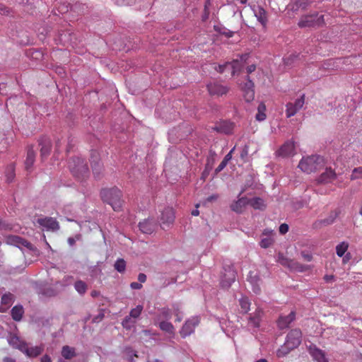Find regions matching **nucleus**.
<instances>
[{
	"label": "nucleus",
	"mask_w": 362,
	"mask_h": 362,
	"mask_svg": "<svg viewBox=\"0 0 362 362\" xmlns=\"http://www.w3.org/2000/svg\"><path fill=\"white\" fill-rule=\"evenodd\" d=\"M37 223L47 230H57L59 226L55 218L52 217H45L37 219Z\"/></svg>",
	"instance_id": "14"
},
{
	"label": "nucleus",
	"mask_w": 362,
	"mask_h": 362,
	"mask_svg": "<svg viewBox=\"0 0 362 362\" xmlns=\"http://www.w3.org/2000/svg\"><path fill=\"white\" fill-rule=\"evenodd\" d=\"M135 321L132 320V317L126 316L122 322V325L126 329H131L134 327Z\"/></svg>",
	"instance_id": "44"
},
{
	"label": "nucleus",
	"mask_w": 362,
	"mask_h": 362,
	"mask_svg": "<svg viewBox=\"0 0 362 362\" xmlns=\"http://www.w3.org/2000/svg\"><path fill=\"white\" fill-rule=\"evenodd\" d=\"M302 341V332L300 329H291L286 337L285 342L293 349L298 347Z\"/></svg>",
	"instance_id": "9"
},
{
	"label": "nucleus",
	"mask_w": 362,
	"mask_h": 362,
	"mask_svg": "<svg viewBox=\"0 0 362 362\" xmlns=\"http://www.w3.org/2000/svg\"><path fill=\"white\" fill-rule=\"evenodd\" d=\"M266 105L264 103H260L257 107V113L255 115V118L259 122H262L266 119Z\"/></svg>",
	"instance_id": "33"
},
{
	"label": "nucleus",
	"mask_w": 362,
	"mask_h": 362,
	"mask_svg": "<svg viewBox=\"0 0 362 362\" xmlns=\"http://www.w3.org/2000/svg\"><path fill=\"white\" fill-rule=\"evenodd\" d=\"M173 312L176 316V321L180 322L183 318V314L177 305H173Z\"/></svg>",
	"instance_id": "48"
},
{
	"label": "nucleus",
	"mask_w": 362,
	"mask_h": 362,
	"mask_svg": "<svg viewBox=\"0 0 362 362\" xmlns=\"http://www.w3.org/2000/svg\"><path fill=\"white\" fill-rule=\"evenodd\" d=\"M255 69H256V65L255 64H251V65L248 66L247 67V69H246L247 73L248 74L252 73L253 71H255Z\"/></svg>",
	"instance_id": "58"
},
{
	"label": "nucleus",
	"mask_w": 362,
	"mask_h": 362,
	"mask_svg": "<svg viewBox=\"0 0 362 362\" xmlns=\"http://www.w3.org/2000/svg\"><path fill=\"white\" fill-rule=\"evenodd\" d=\"M336 177V173L332 168H326L325 171L317 177V182L320 184L329 183L332 182Z\"/></svg>",
	"instance_id": "19"
},
{
	"label": "nucleus",
	"mask_w": 362,
	"mask_h": 362,
	"mask_svg": "<svg viewBox=\"0 0 362 362\" xmlns=\"http://www.w3.org/2000/svg\"><path fill=\"white\" fill-rule=\"evenodd\" d=\"M74 288L75 290L80 294L83 295L88 288L87 284L86 282L81 280H78L74 283Z\"/></svg>",
	"instance_id": "38"
},
{
	"label": "nucleus",
	"mask_w": 362,
	"mask_h": 362,
	"mask_svg": "<svg viewBox=\"0 0 362 362\" xmlns=\"http://www.w3.org/2000/svg\"><path fill=\"white\" fill-rule=\"evenodd\" d=\"M299 57V55L297 54H291L289 57H287L286 58L284 59V63L286 65H290L292 64V62H293V60L296 58Z\"/></svg>",
	"instance_id": "51"
},
{
	"label": "nucleus",
	"mask_w": 362,
	"mask_h": 362,
	"mask_svg": "<svg viewBox=\"0 0 362 362\" xmlns=\"http://www.w3.org/2000/svg\"><path fill=\"white\" fill-rule=\"evenodd\" d=\"M216 156V153L214 150L210 149L209 151V155L207 158L208 162L211 160H214V158Z\"/></svg>",
	"instance_id": "56"
},
{
	"label": "nucleus",
	"mask_w": 362,
	"mask_h": 362,
	"mask_svg": "<svg viewBox=\"0 0 362 362\" xmlns=\"http://www.w3.org/2000/svg\"><path fill=\"white\" fill-rule=\"evenodd\" d=\"M207 89L211 95L222 96L228 93V88L218 83H211L207 85Z\"/></svg>",
	"instance_id": "13"
},
{
	"label": "nucleus",
	"mask_w": 362,
	"mask_h": 362,
	"mask_svg": "<svg viewBox=\"0 0 362 362\" xmlns=\"http://www.w3.org/2000/svg\"><path fill=\"white\" fill-rule=\"evenodd\" d=\"M272 243H273L272 238L267 237V238H262L259 243V245H260L261 247H262V248H267L269 246H271Z\"/></svg>",
	"instance_id": "49"
},
{
	"label": "nucleus",
	"mask_w": 362,
	"mask_h": 362,
	"mask_svg": "<svg viewBox=\"0 0 362 362\" xmlns=\"http://www.w3.org/2000/svg\"><path fill=\"white\" fill-rule=\"evenodd\" d=\"M39 145L40 146V155L42 159L47 158L51 151V141L47 136H42L39 140Z\"/></svg>",
	"instance_id": "18"
},
{
	"label": "nucleus",
	"mask_w": 362,
	"mask_h": 362,
	"mask_svg": "<svg viewBox=\"0 0 362 362\" xmlns=\"http://www.w3.org/2000/svg\"><path fill=\"white\" fill-rule=\"evenodd\" d=\"M249 204L255 209L263 210L266 207L264 201L259 197L249 199Z\"/></svg>",
	"instance_id": "30"
},
{
	"label": "nucleus",
	"mask_w": 362,
	"mask_h": 362,
	"mask_svg": "<svg viewBox=\"0 0 362 362\" xmlns=\"http://www.w3.org/2000/svg\"><path fill=\"white\" fill-rule=\"evenodd\" d=\"M305 98V94H302L300 97L297 98L294 102H289L286 105V116L287 118L294 116L303 107Z\"/></svg>",
	"instance_id": "7"
},
{
	"label": "nucleus",
	"mask_w": 362,
	"mask_h": 362,
	"mask_svg": "<svg viewBox=\"0 0 362 362\" xmlns=\"http://www.w3.org/2000/svg\"><path fill=\"white\" fill-rule=\"evenodd\" d=\"M252 11L257 21L264 27L267 23V16L266 11L259 6H254Z\"/></svg>",
	"instance_id": "21"
},
{
	"label": "nucleus",
	"mask_w": 362,
	"mask_h": 362,
	"mask_svg": "<svg viewBox=\"0 0 362 362\" xmlns=\"http://www.w3.org/2000/svg\"><path fill=\"white\" fill-rule=\"evenodd\" d=\"M262 310L260 308H257L255 312L250 315L248 318V325L253 328H257L259 326Z\"/></svg>",
	"instance_id": "25"
},
{
	"label": "nucleus",
	"mask_w": 362,
	"mask_h": 362,
	"mask_svg": "<svg viewBox=\"0 0 362 362\" xmlns=\"http://www.w3.org/2000/svg\"><path fill=\"white\" fill-rule=\"evenodd\" d=\"M302 256L308 262H310L312 260V259H313L312 255L310 254H308V253L302 252Z\"/></svg>",
	"instance_id": "59"
},
{
	"label": "nucleus",
	"mask_w": 362,
	"mask_h": 362,
	"mask_svg": "<svg viewBox=\"0 0 362 362\" xmlns=\"http://www.w3.org/2000/svg\"><path fill=\"white\" fill-rule=\"evenodd\" d=\"M69 168L72 175L78 180H83L89 174L86 160L81 157H74L69 162Z\"/></svg>",
	"instance_id": "2"
},
{
	"label": "nucleus",
	"mask_w": 362,
	"mask_h": 362,
	"mask_svg": "<svg viewBox=\"0 0 362 362\" xmlns=\"http://www.w3.org/2000/svg\"><path fill=\"white\" fill-rule=\"evenodd\" d=\"M24 313L23 308L21 305H15L11 309V316L15 321H20Z\"/></svg>",
	"instance_id": "31"
},
{
	"label": "nucleus",
	"mask_w": 362,
	"mask_h": 362,
	"mask_svg": "<svg viewBox=\"0 0 362 362\" xmlns=\"http://www.w3.org/2000/svg\"><path fill=\"white\" fill-rule=\"evenodd\" d=\"M35 158V153L32 147L28 148L27 151V157L25 161V168L27 170H30L32 168Z\"/></svg>",
	"instance_id": "29"
},
{
	"label": "nucleus",
	"mask_w": 362,
	"mask_h": 362,
	"mask_svg": "<svg viewBox=\"0 0 362 362\" xmlns=\"http://www.w3.org/2000/svg\"><path fill=\"white\" fill-rule=\"evenodd\" d=\"M100 196L103 202L110 204L114 211L120 210L122 192L118 188L103 189L100 192Z\"/></svg>",
	"instance_id": "1"
},
{
	"label": "nucleus",
	"mask_w": 362,
	"mask_h": 362,
	"mask_svg": "<svg viewBox=\"0 0 362 362\" xmlns=\"http://www.w3.org/2000/svg\"><path fill=\"white\" fill-rule=\"evenodd\" d=\"M9 13V9L4 4H0V14L8 15Z\"/></svg>",
	"instance_id": "54"
},
{
	"label": "nucleus",
	"mask_w": 362,
	"mask_h": 362,
	"mask_svg": "<svg viewBox=\"0 0 362 362\" xmlns=\"http://www.w3.org/2000/svg\"><path fill=\"white\" fill-rule=\"evenodd\" d=\"M199 323V318L198 316H194L186 320L180 332L182 337L185 338L192 334Z\"/></svg>",
	"instance_id": "8"
},
{
	"label": "nucleus",
	"mask_w": 362,
	"mask_h": 362,
	"mask_svg": "<svg viewBox=\"0 0 362 362\" xmlns=\"http://www.w3.org/2000/svg\"><path fill=\"white\" fill-rule=\"evenodd\" d=\"M159 328L168 334H174L175 328L173 324L167 320L161 321L159 323Z\"/></svg>",
	"instance_id": "36"
},
{
	"label": "nucleus",
	"mask_w": 362,
	"mask_h": 362,
	"mask_svg": "<svg viewBox=\"0 0 362 362\" xmlns=\"http://www.w3.org/2000/svg\"><path fill=\"white\" fill-rule=\"evenodd\" d=\"M324 21V16L319 15V13H315L302 16L299 20L298 25L300 28L320 26L323 25Z\"/></svg>",
	"instance_id": "6"
},
{
	"label": "nucleus",
	"mask_w": 362,
	"mask_h": 362,
	"mask_svg": "<svg viewBox=\"0 0 362 362\" xmlns=\"http://www.w3.org/2000/svg\"><path fill=\"white\" fill-rule=\"evenodd\" d=\"M235 276L234 272H229L228 274H225L222 278L221 285L223 288H229L235 281Z\"/></svg>",
	"instance_id": "28"
},
{
	"label": "nucleus",
	"mask_w": 362,
	"mask_h": 362,
	"mask_svg": "<svg viewBox=\"0 0 362 362\" xmlns=\"http://www.w3.org/2000/svg\"><path fill=\"white\" fill-rule=\"evenodd\" d=\"M8 344L15 349H19L23 351L26 343L22 341L16 335H11L8 338Z\"/></svg>",
	"instance_id": "27"
},
{
	"label": "nucleus",
	"mask_w": 362,
	"mask_h": 362,
	"mask_svg": "<svg viewBox=\"0 0 362 362\" xmlns=\"http://www.w3.org/2000/svg\"><path fill=\"white\" fill-rule=\"evenodd\" d=\"M175 213L171 207H166L161 212L160 221L163 225L170 224L174 221Z\"/></svg>",
	"instance_id": "23"
},
{
	"label": "nucleus",
	"mask_w": 362,
	"mask_h": 362,
	"mask_svg": "<svg viewBox=\"0 0 362 362\" xmlns=\"http://www.w3.org/2000/svg\"><path fill=\"white\" fill-rule=\"evenodd\" d=\"M246 190V187H244L240 191L238 195V199L231 205V209L233 211L240 213L243 211V209L247 204H249V199L245 197H240V196Z\"/></svg>",
	"instance_id": "16"
},
{
	"label": "nucleus",
	"mask_w": 362,
	"mask_h": 362,
	"mask_svg": "<svg viewBox=\"0 0 362 362\" xmlns=\"http://www.w3.org/2000/svg\"><path fill=\"white\" fill-rule=\"evenodd\" d=\"M337 216L338 213L337 211H333L330 214L328 218L322 220L321 222L325 225L332 224L334 221Z\"/></svg>",
	"instance_id": "45"
},
{
	"label": "nucleus",
	"mask_w": 362,
	"mask_h": 362,
	"mask_svg": "<svg viewBox=\"0 0 362 362\" xmlns=\"http://www.w3.org/2000/svg\"><path fill=\"white\" fill-rule=\"evenodd\" d=\"M142 310L143 306L141 305H138L136 308L130 310L129 315L128 316L132 318L136 319L140 316Z\"/></svg>",
	"instance_id": "42"
},
{
	"label": "nucleus",
	"mask_w": 362,
	"mask_h": 362,
	"mask_svg": "<svg viewBox=\"0 0 362 362\" xmlns=\"http://www.w3.org/2000/svg\"><path fill=\"white\" fill-rule=\"evenodd\" d=\"M199 214V210L197 209H194L192 211V216H197Z\"/></svg>",
	"instance_id": "63"
},
{
	"label": "nucleus",
	"mask_w": 362,
	"mask_h": 362,
	"mask_svg": "<svg viewBox=\"0 0 362 362\" xmlns=\"http://www.w3.org/2000/svg\"><path fill=\"white\" fill-rule=\"evenodd\" d=\"M288 231V226L286 223H282L279 226V232L281 234H285Z\"/></svg>",
	"instance_id": "53"
},
{
	"label": "nucleus",
	"mask_w": 362,
	"mask_h": 362,
	"mask_svg": "<svg viewBox=\"0 0 362 362\" xmlns=\"http://www.w3.org/2000/svg\"><path fill=\"white\" fill-rule=\"evenodd\" d=\"M259 278L257 276H252V272H250V276L248 277V281L251 284L252 286V291L256 294L259 293L260 292V287L258 284Z\"/></svg>",
	"instance_id": "37"
},
{
	"label": "nucleus",
	"mask_w": 362,
	"mask_h": 362,
	"mask_svg": "<svg viewBox=\"0 0 362 362\" xmlns=\"http://www.w3.org/2000/svg\"><path fill=\"white\" fill-rule=\"evenodd\" d=\"M293 349L284 342L276 351L278 358H283L287 356Z\"/></svg>",
	"instance_id": "32"
},
{
	"label": "nucleus",
	"mask_w": 362,
	"mask_h": 362,
	"mask_svg": "<svg viewBox=\"0 0 362 362\" xmlns=\"http://www.w3.org/2000/svg\"><path fill=\"white\" fill-rule=\"evenodd\" d=\"M130 287L132 289L139 290L142 288V285L139 282H132L130 284Z\"/></svg>",
	"instance_id": "55"
},
{
	"label": "nucleus",
	"mask_w": 362,
	"mask_h": 362,
	"mask_svg": "<svg viewBox=\"0 0 362 362\" xmlns=\"http://www.w3.org/2000/svg\"><path fill=\"white\" fill-rule=\"evenodd\" d=\"M75 243H76V239H75L74 238H73V237H69V238H68V243H69V245L71 247L74 246V245L75 244Z\"/></svg>",
	"instance_id": "62"
},
{
	"label": "nucleus",
	"mask_w": 362,
	"mask_h": 362,
	"mask_svg": "<svg viewBox=\"0 0 362 362\" xmlns=\"http://www.w3.org/2000/svg\"><path fill=\"white\" fill-rule=\"evenodd\" d=\"M233 127L234 124L232 122L228 121H222L220 123L216 124L213 129L218 132L229 134L232 133Z\"/></svg>",
	"instance_id": "22"
},
{
	"label": "nucleus",
	"mask_w": 362,
	"mask_h": 362,
	"mask_svg": "<svg viewBox=\"0 0 362 362\" xmlns=\"http://www.w3.org/2000/svg\"><path fill=\"white\" fill-rule=\"evenodd\" d=\"M295 318L296 313L295 311H291L287 315L279 316L277 321V325L280 329L288 328L289 325L294 321Z\"/></svg>",
	"instance_id": "17"
},
{
	"label": "nucleus",
	"mask_w": 362,
	"mask_h": 362,
	"mask_svg": "<svg viewBox=\"0 0 362 362\" xmlns=\"http://www.w3.org/2000/svg\"><path fill=\"white\" fill-rule=\"evenodd\" d=\"M5 243L7 245L15 246L21 250L23 248H26L32 251L35 255L39 254L38 250L33 244L20 236L14 235H7L5 238Z\"/></svg>",
	"instance_id": "5"
},
{
	"label": "nucleus",
	"mask_w": 362,
	"mask_h": 362,
	"mask_svg": "<svg viewBox=\"0 0 362 362\" xmlns=\"http://www.w3.org/2000/svg\"><path fill=\"white\" fill-rule=\"evenodd\" d=\"M310 3V0H296V6L297 8L305 9Z\"/></svg>",
	"instance_id": "50"
},
{
	"label": "nucleus",
	"mask_w": 362,
	"mask_h": 362,
	"mask_svg": "<svg viewBox=\"0 0 362 362\" xmlns=\"http://www.w3.org/2000/svg\"><path fill=\"white\" fill-rule=\"evenodd\" d=\"M308 350L313 358L317 362H329L325 352L318 349L315 345H310Z\"/></svg>",
	"instance_id": "15"
},
{
	"label": "nucleus",
	"mask_w": 362,
	"mask_h": 362,
	"mask_svg": "<svg viewBox=\"0 0 362 362\" xmlns=\"http://www.w3.org/2000/svg\"><path fill=\"white\" fill-rule=\"evenodd\" d=\"M276 156L283 158L293 156L295 154V144L293 141H286L276 152Z\"/></svg>",
	"instance_id": "11"
},
{
	"label": "nucleus",
	"mask_w": 362,
	"mask_h": 362,
	"mask_svg": "<svg viewBox=\"0 0 362 362\" xmlns=\"http://www.w3.org/2000/svg\"><path fill=\"white\" fill-rule=\"evenodd\" d=\"M125 359L129 362H136L134 360L135 357H137L136 351L132 347H126L123 351Z\"/></svg>",
	"instance_id": "34"
},
{
	"label": "nucleus",
	"mask_w": 362,
	"mask_h": 362,
	"mask_svg": "<svg viewBox=\"0 0 362 362\" xmlns=\"http://www.w3.org/2000/svg\"><path fill=\"white\" fill-rule=\"evenodd\" d=\"M324 165L323 157L318 155L303 157L299 162L298 168L308 174L316 171Z\"/></svg>",
	"instance_id": "3"
},
{
	"label": "nucleus",
	"mask_w": 362,
	"mask_h": 362,
	"mask_svg": "<svg viewBox=\"0 0 362 362\" xmlns=\"http://www.w3.org/2000/svg\"><path fill=\"white\" fill-rule=\"evenodd\" d=\"M239 304L242 313H247L250 310V302L248 298L245 296L241 297L239 299Z\"/></svg>",
	"instance_id": "39"
},
{
	"label": "nucleus",
	"mask_w": 362,
	"mask_h": 362,
	"mask_svg": "<svg viewBox=\"0 0 362 362\" xmlns=\"http://www.w3.org/2000/svg\"><path fill=\"white\" fill-rule=\"evenodd\" d=\"M114 268L119 273H124L126 269V262L124 259H117L114 264Z\"/></svg>",
	"instance_id": "41"
},
{
	"label": "nucleus",
	"mask_w": 362,
	"mask_h": 362,
	"mask_svg": "<svg viewBox=\"0 0 362 362\" xmlns=\"http://www.w3.org/2000/svg\"><path fill=\"white\" fill-rule=\"evenodd\" d=\"M362 178V167L355 168L351 173V179L356 180Z\"/></svg>",
	"instance_id": "47"
},
{
	"label": "nucleus",
	"mask_w": 362,
	"mask_h": 362,
	"mask_svg": "<svg viewBox=\"0 0 362 362\" xmlns=\"http://www.w3.org/2000/svg\"><path fill=\"white\" fill-rule=\"evenodd\" d=\"M248 57V54H242L240 56V59H234L230 62H226L223 64H219L216 67V70L219 73H223L227 69H230L233 76L241 71Z\"/></svg>",
	"instance_id": "4"
},
{
	"label": "nucleus",
	"mask_w": 362,
	"mask_h": 362,
	"mask_svg": "<svg viewBox=\"0 0 362 362\" xmlns=\"http://www.w3.org/2000/svg\"><path fill=\"white\" fill-rule=\"evenodd\" d=\"M14 296L11 293H5L1 297V305L2 306H5L4 308L9 307L13 301Z\"/></svg>",
	"instance_id": "40"
},
{
	"label": "nucleus",
	"mask_w": 362,
	"mask_h": 362,
	"mask_svg": "<svg viewBox=\"0 0 362 362\" xmlns=\"http://www.w3.org/2000/svg\"><path fill=\"white\" fill-rule=\"evenodd\" d=\"M138 280L141 284L144 283L146 281V275L143 273H140L138 276Z\"/></svg>",
	"instance_id": "57"
},
{
	"label": "nucleus",
	"mask_w": 362,
	"mask_h": 362,
	"mask_svg": "<svg viewBox=\"0 0 362 362\" xmlns=\"http://www.w3.org/2000/svg\"><path fill=\"white\" fill-rule=\"evenodd\" d=\"M90 163L94 175L95 177H98L99 175L102 172L103 165L100 163V160L98 158L96 151H92L91 153Z\"/></svg>",
	"instance_id": "20"
},
{
	"label": "nucleus",
	"mask_w": 362,
	"mask_h": 362,
	"mask_svg": "<svg viewBox=\"0 0 362 362\" xmlns=\"http://www.w3.org/2000/svg\"><path fill=\"white\" fill-rule=\"evenodd\" d=\"M99 294H100V293L98 291H93L91 292V296L92 297H96V296H99Z\"/></svg>",
	"instance_id": "64"
},
{
	"label": "nucleus",
	"mask_w": 362,
	"mask_h": 362,
	"mask_svg": "<svg viewBox=\"0 0 362 362\" xmlns=\"http://www.w3.org/2000/svg\"><path fill=\"white\" fill-rule=\"evenodd\" d=\"M157 227V223L153 218H148L139 222V230L145 234L153 233Z\"/></svg>",
	"instance_id": "12"
},
{
	"label": "nucleus",
	"mask_w": 362,
	"mask_h": 362,
	"mask_svg": "<svg viewBox=\"0 0 362 362\" xmlns=\"http://www.w3.org/2000/svg\"><path fill=\"white\" fill-rule=\"evenodd\" d=\"M42 351L43 347L42 346H35L28 348L27 344H25L22 352L30 358H35L40 355Z\"/></svg>",
	"instance_id": "26"
},
{
	"label": "nucleus",
	"mask_w": 362,
	"mask_h": 362,
	"mask_svg": "<svg viewBox=\"0 0 362 362\" xmlns=\"http://www.w3.org/2000/svg\"><path fill=\"white\" fill-rule=\"evenodd\" d=\"M232 159L231 152H228L224 157L223 160L228 163Z\"/></svg>",
	"instance_id": "61"
},
{
	"label": "nucleus",
	"mask_w": 362,
	"mask_h": 362,
	"mask_svg": "<svg viewBox=\"0 0 362 362\" xmlns=\"http://www.w3.org/2000/svg\"><path fill=\"white\" fill-rule=\"evenodd\" d=\"M6 180L8 182H11L13 181V180L15 177L14 165L13 164H11L7 167V169L6 171Z\"/></svg>",
	"instance_id": "43"
},
{
	"label": "nucleus",
	"mask_w": 362,
	"mask_h": 362,
	"mask_svg": "<svg viewBox=\"0 0 362 362\" xmlns=\"http://www.w3.org/2000/svg\"><path fill=\"white\" fill-rule=\"evenodd\" d=\"M171 317L172 313L168 308H163L161 309L160 317L168 321L170 319H171Z\"/></svg>",
	"instance_id": "46"
},
{
	"label": "nucleus",
	"mask_w": 362,
	"mask_h": 362,
	"mask_svg": "<svg viewBox=\"0 0 362 362\" xmlns=\"http://www.w3.org/2000/svg\"><path fill=\"white\" fill-rule=\"evenodd\" d=\"M41 362H52L51 358L48 355H44L41 358Z\"/></svg>",
	"instance_id": "60"
},
{
	"label": "nucleus",
	"mask_w": 362,
	"mask_h": 362,
	"mask_svg": "<svg viewBox=\"0 0 362 362\" xmlns=\"http://www.w3.org/2000/svg\"><path fill=\"white\" fill-rule=\"evenodd\" d=\"M62 356L65 359H71L76 356L75 349L69 346H64L62 349Z\"/></svg>",
	"instance_id": "35"
},
{
	"label": "nucleus",
	"mask_w": 362,
	"mask_h": 362,
	"mask_svg": "<svg viewBox=\"0 0 362 362\" xmlns=\"http://www.w3.org/2000/svg\"><path fill=\"white\" fill-rule=\"evenodd\" d=\"M228 163L224 161L223 160L221 162V163L218 165V166L216 168L215 172L216 173H218L221 171H222L226 166L227 165Z\"/></svg>",
	"instance_id": "52"
},
{
	"label": "nucleus",
	"mask_w": 362,
	"mask_h": 362,
	"mask_svg": "<svg viewBox=\"0 0 362 362\" xmlns=\"http://www.w3.org/2000/svg\"><path fill=\"white\" fill-rule=\"evenodd\" d=\"M245 80L246 82L241 86V90L245 101L249 103L255 98V84L249 76H246Z\"/></svg>",
	"instance_id": "10"
},
{
	"label": "nucleus",
	"mask_w": 362,
	"mask_h": 362,
	"mask_svg": "<svg viewBox=\"0 0 362 362\" xmlns=\"http://www.w3.org/2000/svg\"><path fill=\"white\" fill-rule=\"evenodd\" d=\"M348 247H349V243L346 241H343L336 246L337 255L340 257H344V258H343L344 262H346L347 261H349L351 257V255L349 253H347L346 255H345L346 252L348 250Z\"/></svg>",
	"instance_id": "24"
}]
</instances>
